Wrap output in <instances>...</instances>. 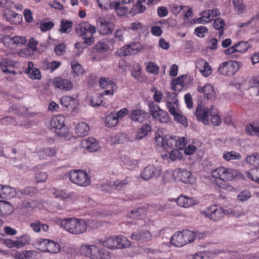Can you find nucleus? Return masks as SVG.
<instances>
[{
  "mask_svg": "<svg viewBox=\"0 0 259 259\" xmlns=\"http://www.w3.org/2000/svg\"><path fill=\"white\" fill-rule=\"evenodd\" d=\"M96 224L94 220H85L82 219L71 218L63 219L61 222V227L66 231L74 235H79L87 231L90 223Z\"/></svg>",
  "mask_w": 259,
  "mask_h": 259,
  "instance_id": "f257e3e1",
  "label": "nucleus"
},
{
  "mask_svg": "<svg viewBox=\"0 0 259 259\" xmlns=\"http://www.w3.org/2000/svg\"><path fill=\"white\" fill-rule=\"evenodd\" d=\"M75 32L84 40L83 43L88 46H92L95 43L94 34L96 33V27L87 21H82L77 24L75 29Z\"/></svg>",
  "mask_w": 259,
  "mask_h": 259,
  "instance_id": "f03ea898",
  "label": "nucleus"
},
{
  "mask_svg": "<svg viewBox=\"0 0 259 259\" xmlns=\"http://www.w3.org/2000/svg\"><path fill=\"white\" fill-rule=\"evenodd\" d=\"M212 177L215 179L213 181L220 188H224V182L231 181L237 175L236 171L233 169L220 166L211 170Z\"/></svg>",
  "mask_w": 259,
  "mask_h": 259,
  "instance_id": "7ed1b4c3",
  "label": "nucleus"
},
{
  "mask_svg": "<svg viewBox=\"0 0 259 259\" xmlns=\"http://www.w3.org/2000/svg\"><path fill=\"white\" fill-rule=\"evenodd\" d=\"M65 117L61 115L55 116L51 120V126L56 130L55 132L59 137L63 138L66 140L70 139L72 135L68 131L64 123Z\"/></svg>",
  "mask_w": 259,
  "mask_h": 259,
  "instance_id": "20e7f679",
  "label": "nucleus"
},
{
  "mask_svg": "<svg viewBox=\"0 0 259 259\" xmlns=\"http://www.w3.org/2000/svg\"><path fill=\"white\" fill-rule=\"evenodd\" d=\"M103 245L109 249H121L130 245V242L124 236H113L106 239L102 242Z\"/></svg>",
  "mask_w": 259,
  "mask_h": 259,
  "instance_id": "39448f33",
  "label": "nucleus"
},
{
  "mask_svg": "<svg viewBox=\"0 0 259 259\" xmlns=\"http://www.w3.org/2000/svg\"><path fill=\"white\" fill-rule=\"evenodd\" d=\"M69 179L72 183L81 187H87L91 183L88 174L82 170H71L69 173Z\"/></svg>",
  "mask_w": 259,
  "mask_h": 259,
  "instance_id": "423d86ee",
  "label": "nucleus"
},
{
  "mask_svg": "<svg viewBox=\"0 0 259 259\" xmlns=\"http://www.w3.org/2000/svg\"><path fill=\"white\" fill-rule=\"evenodd\" d=\"M241 66L240 62L228 60L222 63L218 68V72L222 75L232 76L239 70Z\"/></svg>",
  "mask_w": 259,
  "mask_h": 259,
  "instance_id": "0eeeda50",
  "label": "nucleus"
},
{
  "mask_svg": "<svg viewBox=\"0 0 259 259\" xmlns=\"http://www.w3.org/2000/svg\"><path fill=\"white\" fill-rule=\"evenodd\" d=\"M37 249L45 252L56 253L60 251V244L54 240L40 238L37 241Z\"/></svg>",
  "mask_w": 259,
  "mask_h": 259,
  "instance_id": "6e6552de",
  "label": "nucleus"
},
{
  "mask_svg": "<svg viewBox=\"0 0 259 259\" xmlns=\"http://www.w3.org/2000/svg\"><path fill=\"white\" fill-rule=\"evenodd\" d=\"M226 211L222 207H218L217 205H213L206 207L204 211H201V213L204 214L205 217L210 220L217 222L224 217Z\"/></svg>",
  "mask_w": 259,
  "mask_h": 259,
  "instance_id": "1a4fd4ad",
  "label": "nucleus"
},
{
  "mask_svg": "<svg viewBox=\"0 0 259 259\" xmlns=\"http://www.w3.org/2000/svg\"><path fill=\"white\" fill-rule=\"evenodd\" d=\"M161 172V169L159 167L148 165L142 170L141 177L143 179L147 181L160 176Z\"/></svg>",
  "mask_w": 259,
  "mask_h": 259,
  "instance_id": "9d476101",
  "label": "nucleus"
},
{
  "mask_svg": "<svg viewBox=\"0 0 259 259\" xmlns=\"http://www.w3.org/2000/svg\"><path fill=\"white\" fill-rule=\"evenodd\" d=\"M152 236L145 226H143L131 234V238L141 242H147L151 240Z\"/></svg>",
  "mask_w": 259,
  "mask_h": 259,
  "instance_id": "9b49d317",
  "label": "nucleus"
},
{
  "mask_svg": "<svg viewBox=\"0 0 259 259\" xmlns=\"http://www.w3.org/2000/svg\"><path fill=\"white\" fill-rule=\"evenodd\" d=\"M195 115L199 121L202 122L204 124L209 123V109L204 107L201 104L197 107Z\"/></svg>",
  "mask_w": 259,
  "mask_h": 259,
  "instance_id": "f8f14e48",
  "label": "nucleus"
},
{
  "mask_svg": "<svg viewBox=\"0 0 259 259\" xmlns=\"http://www.w3.org/2000/svg\"><path fill=\"white\" fill-rule=\"evenodd\" d=\"M175 172L177 174V177L184 183L193 184L195 182V178L188 170L178 168Z\"/></svg>",
  "mask_w": 259,
  "mask_h": 259,
  "instance_id": "ddd939ff",
  "label": "nucleus"
},
{
  "mask_svg": "<svg viewBox=\"0 0 259 259\" xmlns=\"http://www.w3.org/2000/svg\"><path fill=\"white\" fill-rule=\"evenodd\" d=\"M53 83L55 88L66 91H70L73 87V83L69 79L60 77L55 78Z\"/></svg>",
  "mask_w": 259,
  "mask_h": 259,
  "instance_id": "4468645a",
  "label": "nucleus"
},
{
  "mask_svg": "<svg viewBox=\"0 0 259 259\" xmlns=\"http://www.w3.org/2000/svg\"><path fill=\"white\" fill-rule=\"evenodd\" d=\"M99 23V31L102 34H111L114 29V25L113 23L107 21L103 17L100 18L98 20Z\"/></svg>",
  "mask_w": 259,
  "mask_h": 259,
  "instance_id": "2eb2a0df",
  "label": "nucleus"
},
{
  "mask_svg": "<svg viewBox=\"0 0 259 259\" xmlns=\"http://www.w3.org/2000/svg\"><path fill=\"white\" fill-rule=\"evenodd\" d=\"M53 194L55 198L61 200H66L74 199L76 197V194L74 192H69L66 190L53 189Z\"/></svg>",
  "mask_w": 259,
  "mask_h": 259,
  "instance_id": "dca6fc26",
  "label": "nucleus"
},
{
  "mask_svg": "<svg viewBox=\"0 0 259 259\" xmlns=\"http://www.w3.org/2000/svg\"><path fill=\"white\" fill-rule=\"evenodd\" d=\"M129 182V178L126 177L123 180H116L114 181L111 186H109L108 184L102 185L101 188L102 190H103L104 188L106 191L110 192V190L112 189L120 190L123 187L127 185Z\"/></svg>",
  "mask_w": 259,
  "mask_h": 259,
  "instance_id": "f3484780",
  "label": "nucleus"
},
{
  "mask_svg": "<svg viewBox=\"0 0 259 259\" xmlns=\"http://www.w3.org/2000/svg\"><path fill=\"white\" fill-rule=\"evenodd\" d=\"M61 105L69 110H73L77 107L78 102L74 97L70 96H63L60 99Z\"/></svg>",
  "mask_w": 259,
  "mask_h": 259,
  "instance_id": "a211bd4d",
  "label": "nucleus"
},
{
  "mask_svg": "<svg viewBox=\"0 0 259 259\" xmlns=\"http://www.w3.org/2000/svg\"><path fill=\"white\" fill-rule=\"evenodd\" d=\"M148 117V113L141 109H135L131 111L130 119L135 122H143Z\"/></svg>",
  "mask_w": 259,
  "mask_h": 259,
  "instance_id": "6ab92c4d",
  "label": "nucleus"
},
{
  "mask_svg": "<svg viewBox=\"0 0 259 259\" xmlns=\"http://www.w3.org/2000/svg\"><path fill=\"white\" fill-rule=\"evenodd\" d=\"M197 91L201 94L203 93L204 97L208 100L213 99L215 96L213 87L209 83L205 84L203 87L198 86Z\"/></svg>",
  "mask_w": 259,
  "mask_h": 259,
  "instance_id": "aec40b11",
  "label": "nucleus"
},
{
  "mask_svg": "<svg viewBox=\"0 0 259 259\" xmlns=\"http://www.w3.org/2000/svg\"><path fill=\"white\" fill-rule=\"evenodd\" d=\"M37 251L33 250H25L21 252L14 251L13 253L15 259H36Z\"/></svg>",
  "mask_w": 259,
  "mask_h": 259,
  "instance_id": "412c9836",
  "label": "nucleus"
},
{
  "mask_svg": "<svg viewBox=\"0 0 259 259\" xmlns=\"http://www.w3.org/2000/svg\"><path fill=\"white\" fill-rule=\"evenodd\" d=\"M82 145L90 152L96 151L99 147V143L93 137H89L83 140L82 142Z\"/></svg>",
  "mask_w": 259,
  "mask_h": 259,
  "instance_id": "4be33fe9",
  "label": "nucleus"
},
{
  "mask_svg": "<svg viewBox=\"0 0 259 259\" xmlns=\"http://www.w3.org/2000/svg\"><path fill=\"white\" fill-rule=\"evenodd\" d=\"M97 250V246L85 244L82 245L80 247V253L82 255L90 257L93 259L94 254Z\"/></svg>",
  "mask_w": 259,
  "mask_h": 259,
  "instance_id": "5701e85b",
  "label": "nucleus"
},
{
  "mask_svg": "<svg viewBox=\"0 0 259 259\" xmlns=\"http://www.w3.org/2000/svg\"><path fill=\"white\" fill-rule=\"evenodd\" d=\"M178 205L184 208H189L197 204L194 199L184 195H181L177 200Z\"/></svg>",
  "mask_w": 259,
  "mask_h": 259,
  "instance_id": "b1692460",
  "label": "nucleus"
},
{
  "mask_svg": "<svg viewBox=\"0 0 259 259\" xmlns=\"http://www.w3.org/2000/svg\"><path fill=\"white\" fill-rule=\"evenodd\" d=\"M7 20L12 24L17 25L22 20V16L12 10L8 11L5 14Z\"/></svg>",
  "mask_w": 259,
  "mask_h": 259,
  "instance_id": "393cba45",
  "label": "nucleus"
},
{
  "mask_svg": "<svg viewBox=\"0 0 259 259\" xmlns=\"http://www.w3.org/2000/svg\"><path fill=\"white\" fill-rule=\"evenodd\" d=\"M25 72L28 74L29 78L32 79H40L41 78L40 70L33 67V63L32 62H28V67L25 70Z\"/></svg>",
  "mask_w": 259,
  "mask_h": 259,
  "instance_id": "a878e982",
  "label": "nucleus"
},
{
  "mask_svg": "<svg viewBox=\"0 0 259 259\" xmlns=\"http://www.w3.org/2000/svg\"><path fill=\"white\" fill-rule=\"evenodd\" d=\"M172 245L177 247H182L185 245L182 232H177L170 238Z\"/></svg>",
  "mask_w": 259,
  "mask_h": 259,
  "instance_id": "bb28decb",
  "label": "nucleus"
},
{
  "mask_svg": "<svg viewBox=\"0 0 259 259\" xmlns=\"http://www.w3.org/2000/svg\"><path fill=\"white\" fill-rule=\"evenodd\" d=\"M13 211V206L8 202L0 200V216H6Z\"/></svg>",
  "mask_w": 259,
  "mask_h": 259,
  "instance_id": "cd10ccee",
  "label": "nucleus"
},
{
  "mask_svg": "<svg viewBox=\"0 0 259 259\" xmlns=\"http://www.w3.org/2000/svg\"><path fill=\"white\" fill-rule=\"evenodd\" d=\"M89 126L84 122L78 123L75 127V132L78 137H84L88 135Z\"/></svg>",
  "mask_w": 259,
  "mask_h": 259,
  "instance_id": "c85d7f7f",
  "label": "nucleus"
},
{
  "mask_svg": "<svg viewBox=\"0 0 259 259\" xmlns=\"http://www.w3.org/2000/svg\"><path fill=\"white\" fill-rule=\"evenodd\" d=\"M110 9L115 10L117 14L121 16L125 15L128 11L127 8L122 6L119 2H112L110 4Z\"/></svg>",
  "mask_w": 259,
  "mask_h": 259,
  "instance_id": "c756f323",
  "label": "nucleus"
},
{
  "mask_svg": "<svg viewBox=\"0 0 259 259\" xmlns=\"http://www.w3.org/2000/svg\"><path fill=\"white\" fill-rule=\"evenodd\" d=\"M73 26V22L71 20L63 19L60 22L59 32L61 33H69Z\"/></svg>",
  "mask_w": 259,
  "mask_h": 259,
  "instance_id": "7c9ffc66",
  "label": "nucleus"
},
{
  "mask_svg": "<svg viewBox=\"0 0 259 259\" xmlns=\"http://www.w3.org/2000/svg\"><path fill=\"white\" fill-rule=\"evenodd\" d=\"M93 255V259H109L110 258V252L107 250L103 248H98L97 246L96 251Z\"/></svg>",
  "mask_w": 259,
  "mask_h": 259,
  "instance_id": "2f4dec72",
  "label": "nucleus"
},
{
  "mask_svg": "<svg viewBox=\"0 0 259 259\" xmlns=\"http://www.w3.org/2000/svg\"><path fill=\"white\" fill-rule=\"evenodd\" d=\"M15 194V190L13 188L9 186H3V190H2L0 198L3 199H10L13 198Z\"/></svg>",
  "mask_w": 259,
  "mask_h": 259,
  "instance_id": "473e14b6",
  "label": "nucleus"
},
{
  "mask_svg": "<svg viewBox=\"0 0 259 259\" xmlns=\"http://www.w3.org/2000/svg\"><path fill=\"white\" fill-rule=\"evenodd\" d=\"M100 87L103 89L114 88L117 89L118 87L116 83L110 80L107 77H101L99 80Z\"/></svg>",
  "mask_w": 259,
  "mask_h": 259,
  "instance_id": "72a5a7b5",
  "label": "nucleus"
},
{
  "mask_svg": "<svg viewBox=\"0 0 259 259\" xmlns=\"http://www.w3.org/2000/svg\"><path fill=\"white\" fill-rule=\"evenodd\" d=\"M152 117L161 123H167L169 120V116L167 112L162 109L158 111Z\"/></svg>",
  "mask_w": 259,
  "mask_h": 259,
  "instance_id": "f704fd0d",
  "label": "nucleus"
},
{
  "mask_svg": "<svg viewBox=\"0 0 259 259\" xmlns=\"http://www.w3.org/2000/svg\"><path fill=\"white\" fill-rule=\"evenodd\" d=\"M245 174L249 179L259 184V167L251 168Z\"/></svg>",
  "mask_w": 259,
  "mask_h": 259,
  "instance_id": "c9c22d12",
  "label": "nucleus"
},
{
  "mask_svg": "<svg viewBox=\"0 0 259 259\" xmlns=\"http://www.w3.org/2000/svg\"><path fill=\"white\" fill-rule=\"evenodd\" d=\"M225 22L223 19L219 17L216 18L213 22V27L216 30H219V37H221L224 34V27Z\"/></svg>",
  "mask_w": 259,
  "mask_h": 259,
  "instance_id": "e433bc0d",
  "label": "nucleus"
},
{
  "mask_svg": "<svg viewBox=\"0 0 259 259\" xmlns=\"http://www.w3.org/2000/svg\"><path fill=\"white\" fill-rule=\"evenodd\" d=\"M177 136L166 135L164 136L165 147L175 149L177 145Z\"/></svg>",
  "mask_w": 259,
  "mask_h": 259,
  "instance_id": "4c0bfd02",
  "label": "nucleus"
},
{
  "mask_svg": "<svg viewBox=\"0 0 259 259\" xmlns=\"http://www.w3.org/2000/svg\"><path fill=\"white\" fill-rule=\"evenodd\" d=\"M118 120L115 116V112H111L105 118V124L107 126L113 127L118 123Z\"/></svg>",
  "mask_w": 259,
  "mask_h": 259,
  "instance_id": "58836bf2",
  "label": "nucleus"
},
{
  "mask_svg": "<svg viewBox=\"0 0 259 259\" xmlns=\"http://www.w3.org/2000/svg\"><path fill=\"white\" fill-rule=\"evenodd\" d=\"M151 130V127L148 124H144L137 132L136 139L137 140H141L145 137L148 132Z\"/></svg>",
  "mask_w": 259,
  "mask_h": 259,
  "instance_id": "ea45409f",
  "label": "nucleus"
},
{
  "mask_svg": "<svg viewBox=\"0 0 259 259\" xmlns=\"http://www.w3.org/2000/svg\"><path fill=\"white\" fill-rule=\"evenodd\" d=\"M56 153L55 148L47 147L40 152L39 157L41 159H47L48 157L55 156Z\"/></svg>",
  "mask_w": 259,
  "mask_h": 259,
  "instance_id": "a19ab883",
  "label": "nucleus"
},
{
  "mask_svg": "<svg viewBox=\"0 0 259 259\" xmlns=\"http://www.w3.org/2000/svg\"><path fill=\"white\" fill-rule=\"evenodd\" d=\"M182 232L184 239L185 241V244L193 242L195 237L196 234L194 232L189 230H183Z\"/></svg>",
  "mask_w": 259,
  "mask_h": 259,
  "instance_id": "79ce46f5",
  "label": "nucleus"
},
{
  "mask_svg": "<svg viewBox=\"0 0 259 259\" xmlns=\"http://www.w3.org/2000/svg\"><path fill=\"white\" fill-rule=\"evenodd\" d=\"M223 157L224 159L227 161L232 160L240 159L241 157V155L240 153L232 151L231 152H225L223 154Z\"/></svg>",
  "mask_w": 259,
  "mask_h": 259,
  "instance_id": "37998d69",
  "label": "nucleus"
},
{
  "mask_svg": "<svg viewBox=\"0 0 259 259\" xmlns=\"http://www.w3.org/2000/svg\"><path fill=\"white\" fill-rule=\"evenodd\" d=\"M234 45L236 52L240 53L245 52L250 47V44L247 41H242Z\"/></svg>",
  "mask_w": 259,
  "mask_h": 259,
  "instance_id": "c03bdc74",
  "label": "nucleus"
},
{
  "mask_svg": "<svg viewBox=\"0 0 259 259\" xmlns=\"http://www.w3.org/2000/svg\"><path fill=\"white\" fill-rule=\"evenodd\" d=\"M201 15V17L197 20L198 23L207 24L212 21L209 10L202 11Z\"/></svg>",
  "mask_w": 259,
  "mask_h": 259,
  "instance_id": "a18cd8bd",
  "label": "nucleus"
},
{
  "mask_svg": "<svg viewBox=\"0 0 259 259\" xmlns=\"http://www.w3.org/2000/svg\"><path fill=\"white\" fill-rule=\"evenodd\" d=\"M94 49L97 52L102 53L108 52L110 47L107 43L99 41L95 45Z\"/></svg>",
  "mask_w": 259,
  "mask_h": 259,
  "instance_id": "49530a36",
  "label": "nucleus"
},
{
  "mask_svg": "<svg viewBox=\"0 0 259 259\" xmlns=\"http://www.w3.org/2000/svg\"><path fill=\"white\" fill-rule=\"evenodd\" d=\"M247 163L255 166H259V154L254 153L251 155L247 156L246 158Z\"/></svg>",
  "mask_w": 259,
  "mask_h": 259,
  "instance_id": "de8ad7c7",
  "label": "nucleus"
},
{
  "mask_svg": "<svg viewBox=\"0 0 259 259\" xmlns=\"http://www.w3.org/2000/svg\"><path fill=\"white\" fill-rule=\"evenodd\" d=\"M71 66L73 73L75 74L76 75L78 76L83 73V68L82 66L80 64H79L77 61H71Z\"/></svg>",
  "mask_w": 259,
  "mask_h": 259,
  "instance_id": "09e8293b",
  "label": "nucleus"
},
{
  "mask_svg": "<svg viewBox=\"0 0 259 259\" xmlns=\"http://www.w3.org/2000/svg\"><path fill=\"white\" fill-rule=\"evenodd\" d=\"M17 248H20L27 244H28L30 242V237L28 235H23L17 238Z\"/></svg>",
  "mask_w": 259,
  "mask_h": 259,
  "instance_id": "8fccbe9b",
  "label": "nucleus"
},
{
  "mask_svg": "<svg viewBox=\"0 0 259 259\" xmlns=\"http://www.w3.org/2000/svg\"><path fill=\"white\" fill-rule=\"evenodd\" d=\"M125 29L122 27L119 28L115 30L114 32V39L116 41H123L124 38V33Z\"/></svg>",
  "mask_w": 259,
  "mask_h": 259,
  "instance_id": "3c124183",
  "label": "nucleus"
},
{
  "mask_svg": "<svg viewBox=\"0 0 259 259\" xmlns=\"http://www.w3.org/2000/svg\"><path fill=\"white\" fill-rule=\"evenodd\" d=\"M235 9L239 13H243L246 10V6L243 4V0H232Z\"/></svg>",
  "mask_w": 259,
  "mask_h": 259,
  "instance_id": "603ef678",
  "label": "nucleus"
},
{
  "mask_svg": "<svg viewBox=\"0 0 259 259\" xmlns=\"http://www.w3.org/2000/svg\"><path fill=\"white\" fill-rule=\"evenodd\" d=\"M208 31V28L204 26H199L195 28L194 33L196 36L203 38L205 36V33Z\"/></svg>",
  "mask_w": 259,
  "mask_h": 259,
  "instance_id": "864d4df0",
  "label": "nucleus"
},
{
  "mask_svg": "<svg viewBox=\"0 0 259 259\" xmlns=\"http://www.w3.org/2000/svg\"><path fill=\"white\" fill-rule=\"evenodd\" d=\"M146 71L149 73L156 75L159 73V68L154 63L150 62L146 66Z\"/></svg>",
  "mask_w": 259,
  "mask_h": 259,
  "instance_id": "5fc2aeb1",
  "label": "nucleus"
},
{
  "mask_svg": "<svg viewBox=\"0 0 259 259\" xmlns=\"http://www.w3.org/2000/svg\"><path fill=\"white\" fill-rule=\"evenodd\" d=\"M177 145L175 146L176 149L182 150L188 143L187 139L185 137H177Z\"/></svg>",
  "mask_w": 259,
  "mask_h": 259,
  "instance_id": "6e6d98bb",
  "label": "nucleus"
},
{
  "mask_svg": "<svg viewBox=\"0 0 259 259\" xmlns=\"http://www.w3.org/2000/svg\"><path fill=\"white\" fill-rule=\"evenodd\" d=\"M143 212V209L138 208L131 211L127 214V217L128 218L134 220L140 219Z\"/></svg>",
  "mask_w": 259,
  "mask_h": 259,
  "instance_id": "4d7b16f0",
  "label": "nucleus"
},
{
  "mask_svg": "<svg viewBox=\"0 0 259 259\" xmlns=\"http://www.w3.org/2000/svg\"><path fill=\"white\" fill-rule=\"evenodd\" d=\"M169 158L172 161L177 159H181L183 157V154L178 149H173L169 153Z\"/></svg>",
  "mask_w": 259,
  "mask_h": 259,
  "instance_id": "13d9d810",
  "label": "nucleus"
},
{
  "mask_svg": "<svg viewBox=\"0 0 259 259\" xmlns=\"http://www.w3.org/2000/svg\"><path fill=\"white\" fill-rule=\"evenodd\" d=\"M175 120L182 124L184 126H187L188 125L187 119L186 116L182 115L180 111L176 114V116H174Z\"/></svg>",
  "mask_w": 259,
  "mask_h": 259,
  "instance_id": "bf43d9fd",
  "label": "nucleus"
},
{
  "mask_svg": "<svg viewBox=\"0 0 259 259\" xmlns=\"http://www.w3.org/2000/svg\"><path fill=\"white\" fill-rule=\"evenodd\" d=\"M4 45L7 48L13 49L14 48V44L13 42V37L9 35L5 36L2 40Z\"/></svg>",
  "mask_w": 259,
  "mask_h": 259,
  "instance_id": "052dcab7",
  "label": "nucleus"
},
{
  "mask_svg": "<svg viewBox=\"0 0 259 259\" xmlns=\"http://www.w3.org/2000/svg\"><path fill=\"white\" fill-rule=\"evenodd\" d=\"M174 105L175 104L172 103H171L170 101L166 102V108L168 109L170 114L172 115L173 116H176V114H177L180 111L178 109L176 108L175 107Z\"/></svg>",
  "mask_w": 259,
  "mask_h": 259,
  "instance_id": "680f3d73",
  "label": "nucleus"
},
{
  "mask_svg": "<svg viewBox=\"0 0 259 259\" xmlns=\"http://www.w3.org/2000/svg\"><path fill=\"white\" fill-rule=\"evenodd\" d=\"M251 196V193L249 191L244 190L237 196V198L239 201L243 202L249 199Z\"/></svg>",
  "mask_w": 259,
  "mask_h": 259,
  "instance_id": "e2e57ef3",
  "label": "nucleus"
},
{
  "mask_svg": "<svg viewBox=\"0 0 259 259\" xmlns=\"http://www.w3.org/2000/svg\"><path fill=\"white\" fill-rule=\"evenodd\" d=\"M35 203L34 201L31 200H24L22 201L20 204V207L21 208H26L27 210L33 208L35 206Z\"/></svg>",
  "mask_w": 259,
  "mask_h": 259,
  "instance_id": "0e129e2a",
  "label": "nucleus"
},
{
  "mask_svg": "<svg viewBox=\"0 0 259 259\" xmlns=\"http://www.w3.org/2000/svg\"><path fill=\"white\" fill-rule=\"evenodd\" d=\"M146 9V7L140 3H137L134 5L132 10L135 13H140L144 12Z\"/></svg>",
  "mask_w": 259,
  "mask_h": 259,
  "instance_id": "69168bd1",
  "label": "nucleus"
},
{
  "mask_svg": "<svg viewBox=\"0 0 259 259\" xmlns=\"http://www.w3.org/2000/svg\"><path fill=\"white\" fill-rule=\"evenodd\" d=\"M54 51L57 55L62 56L65 52L66 46L64 44H59L55 46Z\"/></svg>",
  "mask_w": 259,
  "mask_h": 259,
  "instance_id": "338daca9",
  "label": "nucleus"
},
{
  "mask_svg": "<svg viewBox=\"0 0 259 259\" xmlns=\"http://www.w3.org/2000/svg\"><path fill=\"white\" fill-rule=\"evenodd\" d=\"M102 97L95 95L91 98V105L93 107L99 106L102 104Z\"/></svg>",
  "mask_w": 259,
  "mask_h": 259,
  "instance_id": "774afa93",
  "label": "nucleus"
}]
</instances>
